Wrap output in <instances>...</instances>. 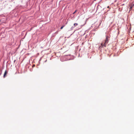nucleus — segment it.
<instances>
[{
  "label": "nucleus",
  "mask_w": 134,
  "mask_h": 134,
  "mask_svg": "<svg viewBox=\"0 0 134 134\" xmlns=\"http://www.w3.org/2000/svg\"><path fill=\"white\" fill-rule=\"evenodd\" d=\"M108 37H107L105 40V41H104L101 44V46L100 47L104 48L106 47V44L108 43Z\"/></svg>",
  "instance_id": "f257e3e1"
},
{
  "label": "nucleus",
  "mask_w": 134,
  "mask_h": 134,
  "mask_svg": "<svg viewBox=\"0 0 134 134\" xmlns=\"http://www.w3.org/2000/svg\"><path fill=\"white\" fill-rule=\"evenodd\" d=\"M7 72L6 70H5V71L4 74L3 75V77H5V76L7 74Z\"/></svg>",
  "instance_id": "f03ea898"
},
{
  "label": "nucleus",
  "mask_w": 134,
  "mask_h": 134,
  "mask_svg": "<svg viewBox=\"0 0 134 134\" xmlns=\"http://www.w3.org/2000/svg\"><path fill=\"white\" fill-rule=\"evenodd\" d=\"M78 25V24L77 23H75L74 24V26H76L77 25Z\"/></svg>",
  "instance_id": "7ed1b4c3"
},
{
  "label": "nucleus",
  "mask_w": 134,
  "mask_h": 134,
  "mask_svg": "<svg viewBox=\"0 0 134 134\" xmlns=\"http://www.w3.org/2000/svg\"><path fill=\"white\" fill-rule=\"evenodd\" d=\"M130 6H131L132 7H133V6H134V3H132L131 4Z\"/></svg>",
  "instance_id": "20e7f679"
},
{
  "label": "nucleus",
  "mask_w": 134,
  "mask_h": 134,
  "mask_svg": "<svg viewBox=\"0 0 134 134\" xmlns=\"http://www.w3.org/2000/svg\"><path fill=\"white\" fill-rule=\"evenodd\" d=\"M132 7L130 6V10H132Z\"/></svg>",
  "instance_id": "39448f33"
},
{
  "label": "nucleus",
  "mask_w": 134,
  "mask_h": 134,
  "mask_svg": "<svg viewBox=\"0 0 134 134\" xmlns=\"http://www.w3.org/2000/svg\"><path fill=\"white\" fill-rule=\"evenodd\" d=\"M64 26H62V27H61L60 28V29H62L63 28V27Z\"/></svg>",
  "instance_id": "423d86ee"
},
{
  "label": "nucleus",
  "mask_w": 134,
  "mask_h": 134,
  "mask_svg": "<svg viewBox=\"0 0 134 134\" xmlns=\"http://www.w3.org/2000/svg\"><path fill=\"white\" fill-rule=\"evenodd\" d=\"M77 10H76L75 12L73 13V14H74L76 12H77Z\"/></svg>",
  "instance_id": "0eeeda50"
},
{
  "label": "nucleus",
  "mask_w": 134,
  "mask_h": 134,
  "mask_svg": "<svg viewBox=\"0 0 134 134\" xmlns=\"http://www.w3.org/2000/svg\"><path fill=\"white\" fill-rule=\"evenodd\" d=\"M107 7V8H109V6H108Z\"/></svg>",
  "instance_id": "6e6552de"
},
{
  "label": "nucleus",
  "mask_w": 134,
  "mask_h": 134,
  "mask_svg": "<svg viewBox=\"0 0 134 134\" xmlns=\"http://www.w3.org/2000/svg\"><path fill=\"white\" fill-rule=\"evenodd\" d=\"M0 21H1V20H0Z\"/></svg>",
  "instance_id": "1a4fd4ad"
}]
</instances>
